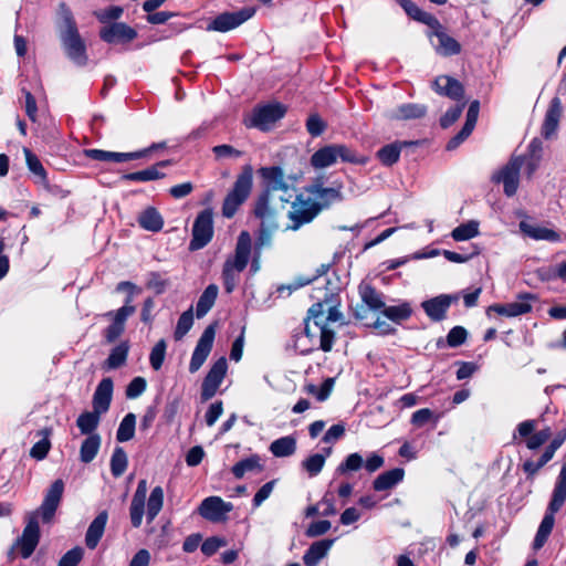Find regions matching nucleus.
<instances>
[{"mask_svg": "<svg viewBox=\"0 0 566 566\" xmlns=\"http://www.w3.org/2000/svg\"><path fill=\"white\" fill-rule=\"evenodd\" d=\"M342 319V314L328 300V293H324L323 301H318L308 310L305 319L304 334L295 342L301 354L306 355L315 349L329 352L333 347L334 326Z\"/></svg>", "mask_w": 566, "mask_h": 566, "instance_id": "f257e3e1", "label": "nucleus"}, {"mask_svg": "<svg viewBox=\"0 0 566 566\" xmlns=\"http://www.w3.org/2000/svg\"><path fill=\"white\" fill-rule=\"evenodd\" d=\"M258 172L264 181V189L255 202L254 213L268 224L275 226V218L284 212L295 196L296 178L286 176L279 166L261 167Z\"/></svg>", "mask_w": 566, "mask_h": 566, "instance_id": "f03ea898", "label": "nucleus"}, {"mask_svg": "<svg viewBox=\"0 0 566 566\" xmlns=\"http://www.w3.org/2000/svg\"><path fill=\"white\" fill-rule=\"evenodd\" d=\"M64 491L62 480H55L48 490L44 500L39 510L31 512L28 516L27 525L22 535L17 539L15 546L20 549L23 558L32 555L40 539V528L38 518L41 515L44 523H50L60 505Z\"/></svg>", "mask_w": 566, "mask_h": 566, "instance_id": "7ed1b4c3", "label": "nucleus"}, {"mask_svg": "<svg viewBox=\"0 0 566 566\" xmlns=\"http://www.w3.org/2000/svg\"><path fill=\"white\" fill-rule=\"evenodd\" d=\"M57 18L60 38L66 55L77 65H85L87 61L85 43L78 33L72 11L64 2L59 6Z\"/></svg>", "mask_w": 566, "mask_h": 566, "instance_id": "20e7f679", "label": "nucleus"}, {"mask_svg": "<svg viewBox=\"0 0 566 566\" xmlns=\"http://www.w3.org/2000/svg\"><path fill=\"white\" fill-rule=\"evenodd\" d=\"M252 253V239L248 231H241L234 253L227 258L223 269H222V279L224 289L228 293H231L240 277V273L247 268Z\"/></svg>", "mask_w": 566, "mask_h": 566, "instance_id": "39448f33", "label": "nucleus"}, {"mask_svg": "<svg viewBox=\"0 0 566 566\" xmlns=\"http://www.w3.org/2000/svg\"><path fill=\"white\" fill-rule=\"evenodd\" d=\"M566 500V463L562 467L559 475L557 478L553 496L548 505V512L542 520L534 538L533 546L535 549H539L546 543L552 530L554 527L555 518L554 513L559 511Z\"/></svg>", "mask_w": 566, "mask_h": 566, "instance_id": "423d86ee", "label": "nucleus"}, {"mask_svg": "<svg viewBox=\"0 0 566 566\" xmlns=\"http://www.w3.org/2000/svg\"><path fill=\"white\" fill-rule=\"evenodd\" d=\"M253 185V169L250 165L243 167L232 190L227 195L222 205V214L232 218L239 207L248 199Z\"/></svg>", "mask_w": 566, "mask_h": 566, "instance_id": "0eeeda50", "label": "nucleus"}, {"mask_svg": "<svg viewBox=\"0 0 566 566\" xmlns=\"http://www.w3.org/2000/svg\"><path fill=\"white\" fill-rule=\"evenodd\" d=\"M291 210L287 212L289 223L286 230L296 231L302 226L310 223L322 210V207L311 198L303 195L294 196Z\"/></svg>", "mask_w": 566, "mask_h": 566, "instance_id": "6e6552de", "label": "nucleus"}, {"mask_svg": "<svg viewBox=\"0 0 566 566\" xmlns=\"http://www.w3.org/2000/svg\"><path fill=\"white\" fill-rule=\"evenodd\" d=\"M285 112V107L280 103L258 106L245 119V125L261 130H269L277 120L283 118Z\"/></svg>", "mask_w": 566, "mask_h": 566, "instance_id": "1a4fd4ad", "label": "nucleus"}, {"mask_svg": "<svg viewBox=\"0 0 566 566\" xmlns=\"http://www.w3.org/2000/svg\"><path fill=\"white\" fill-rule=\"evenodd\" d=\"M339 159L352 161V151L344 145L332 144L317 149L311 157V165L315 169H325L337 164Z\"/></svg>", "mask_w": 566, "mask_h": 566, "instance_id": "9d476101", "label": "nucleus"}, {"mask_svg": "<svg viewBox=\"0 0 566 566\" xmlns=\"http://www.w3.org/2000/svg\"><path fill=\"white\" fill-rule=\"evenodd\" d=\"M523 164L524 157L513 156L505 166L492 176L494 182L503 184V190L507 197L514 196L518 189Z\"/></svg>", "mask_w": 566, "mask_h": 566, "instance_id": "9b49d317", "label": "nucleus"}, {"mask_svg": "<svg viewBox=\"0 0 566 566\" xmlns=\"http://www.w3.org/2000/svg\"><path fill=\"white\" fill-rule=\"evenodd\" d=\"M428 38L437 54L441 56L457 55L461 52V44L451 35H449L444 27L436 20V24H431Z\"/></svg>", "mask_w": 566, "mask_h": 566, "instance_id": "f8f14e48", "label": "nucleus"}, {"mask_svg": "<svg viewBox=\"0 0 566 566\" xmlns=\"http://www.w3.org/2000/svg\"><path fill=\"white\" fill-rule=\"evenodd\" d=\"M213 235V217L210 209L201 211L192 227V239L189 244L191 251L206 247Z\"/></svg>", "mask_w": 566, "mask_h": 566, "instance_id": "ddd939ff", "label": "nucleus"}, {"mask_svg": "<svg viewBox=\"0 0 566 566\" xmlns=\"http://www.w3.org/2000/svg\"><path fill=\"white\" fill-rule=\"evenodd\" d=\"M214 336L216 328L213 325H209L201 334L190 359L189 371L191 374L198 371L208 358L213 345Z\"/></svg>", "mask_w": 566, "mask_h": 566, "instance_id": "4468645a", "label": "nucleus"}, {"mask_svg": "<svg viewBox=\"0 0 566 566\" xmlns=\"http://www.w3.org/2000/svg\"><path fill=\"white\" fill-rule=\"evenodd\" d=\"M535 296L533 294H521L516 301L506 304H493L489 306L486 314L494 312L506 317H516L532 311Z\"/></svg>", "mask_w": 566, "mask_h": 566, "instance_id": "2eb2a0df", "label": "nucleus"}, {"mask_svg": "<svg viewBox=\"0 0 566 566\" xmlns=\"http://www.w3.org/2000/svg\"><path fill=\"white\" fill-rule=\"evenodd\" d=\"M228 364L224 357L219 358L208 371L201 386V397L203 400L211 399L227 374Z\"/></svg>", "mask_w": 566, "mask_h": 566, "instance_id": "dca6fc26", "label": "nucleus"}, {"mask_svg": "<svg viewBox=\"0 0 566 566\" xmlns=\"http://www.w3.org/2000/svg\"><path fill=\"white\" fill-rule=\"evenodd\" d=\"M254 14V10L251 8H244L237 12H226L218 15L208 27V30L227 32L230 31Z\"/></svg>", "mask_w": 566, "mask_h": 566, "instance_id": "f3484780", "label": "nucleus"}, {"mask_svg": "<svg viewBox=\"0 0 566 566\" xmlns=\"http://www.w3.org/2000/svg\"><path fill=\"white\" fill-rule=\"evenodd\" d=\"M232 509L233 505L230 502H226L219 496H209L201 502L199 513L208 521L220 522Z\"/></svg>", "mask_w": 566, "mask_h": 566, "instance_id": "a211bd4d", "label": "nucleus"}, {"mask_svg": "<svg viewBox=\"0 0 566 566\" xmlns=\"http://www.w3.org/2000/svg\"><path fill=\"white\" fill-rule=\"evenodd\" d=\"M457 300L458 296L441 294L422 302L421 307L430 319L440 322L446 318L449 307Z\"/></svg>", "mask_w": 566, "mask_h": 566, "instance_id": "6ab92c4d", "label": "nucleus"}, {"mask_svg": "<svg viewBox=\"0 0 566 566\" xmlns=\"http://www.w3.org/2000/svg\"><path fill=\"white\" fill-rule=\"evenodd\" d=\"M99 36L107 43H124L130 42L137 36V32L126 23L115 22L104 27Z\"/></svg>", "mask_w": 566, "mask_h": 566, "instance_id": "aec40b11", "label": "nucleus"}, {"mask_svg": "<svg viewBox=\"0 0 566 566\" xmlns=\"http://www.w3.org/2000/svg\"><path fill=\"white\" fill-rule=\"evenodd\" d=\"M147 495V482L146 480H140L138 482L135 494L132 499L129 515L130 522L134 527H139L143 522V515L145 512V501Z\"/></svg>", "mask_w": 566, "mask_h": 566, "instance_id": "412c9836", "label": "nucleus"}, {"mask_svg": "<svg viewBox=\"0 0 566 566\" xmlns=\"http://www.w3.org/2000/svg\"><path fill=\"white\" fill-rule=\"evenodd\" d=\"M562 112H563V108H562L560 99L558 97H554L549 103V106L545 114L544 123L542 126V135L546 139H549L552 136L555 135V133L558 128L559 119L562 117Z\"/></svg>", "mask_w": 566, "mask_h": 566, "instance_id": "4be33fe9", "label": "nucleus"}, {"mask_svg": "<svg viewBox=\"0 0 566 566\" xmlns=\"http://www.w3.org/2000/svg\"><path fill=\"white\" fill-rule=\"evenodd\" d=\"M433 87L437 93L446 95L454 101L463 98L464 90L462 84L448 75L438 76L433 82Z\"/></svg>", "mask_w": 566, "mask_h": 566, "instance_id": "5701e85b", "label": "nucleus"}, {"mask_svg": "<svg viewBox=\"0 0 566 566\" xmlns=\"http://www.w3.org/2000/svg\"><path fill=\"white\" fill-rule=\"evenodd\" d=\"M113 396V381L111 378H104L98 384L93 396V409L105 413L109 409Z\"/></svg>", "mask_w": 566, "mask_h": 566, "instance_id": "b1692460", "label": "nucleus"}, {"mask_svg": "<svg viewBox=\"0 0 566 566\" xmlns=\"http://www.w3.org/2000/svg\"><path fill=\"white\" fill-rule=\"evenodd\" d=\"M85 156L98 160V161H114V163H124L128 160L139 159L143 153H116V151H107L102 149H86Z\"/></svg>", "mask_w": 566, "mask_h": 566, "instance_id": "393cba45", "label": "nucleus"}, {"mask_svg": "<svg viewBox=\"0 0 566 566\" xmlns=\"http://www.w3.org/2000/svg\"><path fill=\"white\" fill-rule=\"evenodd\" d=\"M107 520L108 514L106 511H103L90 524L85 535V544L88 548L93 549L97 546L104 534Z\"/></svg>", "mask_w": 566, "mask_h": 566, "instance_id": "a878e982", "label": "nucleus"}, {"mask_svg": "<svg viewBox=\"0 0 566 566\" xmlns=\"http://www.w3.org/2000/svg\"><path fill=\"white\" fill-rule=\"evenodd\" d=\"M520 230L534 240H545L549 242H557L560 240V235L556 231L537 224H532L527 221L520 222Z\"/></svg>", "mask_w": 566, "mask_h": 566, "instance_id": "bb28decb", "label": "nucleus"}, {"mask_svg": "<svg viewBox=\"0 0 566 566\" xmlns=\"http://www.w3.org/2000/svg\"><path fill=\"white\" fill-rule=\"evenodd\" d=\"M333 545L332 539H321L314 542L303 556L306 566H317V564L327 555Z\"/></svg>", "mask_w": 566, "mask_h": 566, "instance_id": "cd10ccee", "label": "nucleus"}, {"mask_svg": "<svg viewBox=\"0 0 566 566\" xmlns=\"http://www.w3.org/2000/svg\"><path fill=\"white\" fill-rule=\"evenodd\" d=\"M169 164V160H163L144 170L126 174L123 176V179L142 182L157 180L165 177V174L159 168L167 167Z\"/></svg>", "mask_w": 566, "mask_h": 566, "instance_id": "c85d7f7f", "label": "nucleus"}, {"mask_svg": "<svg viewBox=\"0 0 566 566\" xmlns=\"http://www.w3.org/2000/svg\"><path fill=\"white\" fill-rule=\"evenodd\" d=\"M405 471L401 468H395L379 474L374 481V489L376 491H387L402 481Z\"/></svg>", "mask_w": 566, "mask_h": 566, "instance_id": "c756f323", "label": "nucleus"}, {"mask_svg": "<svg viewBox=\"0 0 566 566\" xmlns=\"http://www.w3.org/2000/svg\"><path fill=\"white\" fill-rule=\"evenodd\" d=\"M359 294L363 303L371 311H378L385 307L382 294L376 291L370 284L361 282Z\"/></svg>", "mask_w": 566, "mask_h": 566, "instance_id": "7c9ffc66", "label": "nucleus"}, {"mask_svg": "<svg viewBox=\"0 0 566 566\" xmlns=\"http://www.w3.org/2000/svg\"><path fill=\"white\" fill-rule=\"evenodd\" d=\"M138 223L147 231L158 232L164 226V220L155 208L149 207L139 213Z\"/></svg>", "mask_w": 566, "mask_h": 566, "instance_id": "2f4dec72", "label": "nucleus"}, {"mask_svg": "<svg viewBox=\"0 0 566 566\" xmlns=\"http://www.w3.org/2000/svg\"><path fill=\"white\" fill-rule=\"evenodd\" d=\"M269 449L276 458L291 457L296 451V439L292 436L279 438L270 444Z\"/></svg>", "mask_w": 566, "mask_h": 566, "instance_id": "473e14b6", "label": "nucleus"}, {"mask_svg": "<svg viewBox=\"0 0 566 566\" xmlns=\"http://www.w3.org/2000/svg\"><path fill=\"white\" fill-rule=\"evenodd\" d=\"M219 293V289L216 284H210L206 287V290L200 295L197 302V317H203L214 305Z\"/></svg>", "mask_w": 566, "mask_h": 566, "instance_id": "72a5a7b5", "label": "nucleus"}, {"mask_svg": "<svg viewBox=\"0 0 566 566\" xmlns=\"http://www.w3.org/2000/svg\"><path fill=\"white\" fill-rule=\"evenodd\" d=\"M400 7L405 10V12L419 22H422L430 27L431 24H436L437 18L431 13L422 11L415 2L411 0H398Z\"/></svg>", "mask_w": 566, "mask_h": 566, "instance_id": "f704fd0d", "label": "nucleus"}, {"mask_svg": "<svg viewBox=\"0 0 566 566\" xmlns=\"http://www.w3.org/2000/svg\"><path fill=\"white\" fill-rule=\"evenodd\" d=\"M103 413L93 411H85L81 413L76 420V426L82 434L91 436L95 434L94 431L99 424L101 416Z\"/></svg>", "mask_w": 566, "mask_h": 566, "instance_id": "c9c22d12", "label": "nucleus"}, {"mask_svg": "<svg viewBox=\"0 0 566 566\" xmlns=\"http://www.w3.org/2000/svg\"><path fill=\"white\" fill-rule=\"evenodd\" d=\"M427 107L421 104H402L398 106L391 117L396 119H416L421 118L426 115Z\"/></svg>", "mask_w": 566, "mask_h": 566, "instance_id": "e433bc0d", "label": "nucleus"}, {"mask_svg": "<svg viewBox=\"0 0 566 566\" xmlns=\"http://www.w3.org/2000/svg\"><path fill=\"white\" fill-rule=\"evenodd\" d=\"M99 434H91L82 442L80 449V459L84 463H90L96 457L101 447Z\"/></svg>", "mask_w": 566, "mask_h": 566, "instance_id": "4c0bfd02", "label": "nucleus"}, {"mask_svg": "<svg viewBox=\"0 0 566 566\" xmlns=\"http://www.w3.org/2000/svg\"><path fill=\"white\" fill-rule=\"evenodd\" d=\"M164 505V490L161 486H156L151 490L147 501L146 517L148 522H153L159 514Z\"/></svg>", "mask_w": 566, "mask_h": 566, "instance_id": "58836bf2", "label": "nucleus"}, {"mask_svg": "<svg viewBox=\"0 0 566 566\" xmlns=\"http://www.w3.org/2000/svg\"><path fill=\"white\" fill-rule=\"evenodd\" d=\"M310 192L313 197H310L312 200H315L322 209L327 207L331 202L335 201L339 197V192L334 188H324L322 186H313L310 189Z\"/></svg>", "mask_w": 566, "mask_h": 566, "instance_id": "ea45409f", "label": "nucleus"}, {"mask_svg": "<svg viewBox=\"0 0 566 566\" xmlns=\"http://www.w3.org/2000/svg\"><path fill=\"white\" fill-rule=\"evenodd\" d=\"M261 220V229L259 232V237L255 242L254 251L262 252L263 249L271 247L272 244V234L273 231L279 228V217L275 218V226H270L266 222H264L263 219Z\"/></svg>", "mask_w": 566, "mask_h": 566, "instance_id": "a19ab883", "label": "nucleus"}, {"mask_svg": "<svg viewBox=\"0 0 566 566\" xmlns=\"http://www.w3.org/2000/svg\"><path fill=\"white\" fill-rule=\"evenodd\" d=\"M136 427V416L132 412L127 413L119 423L116 432L118 442H126L134 438Z\"/></svg>", "mask_w": 566, "mask_h": 566, "instance_id": "79ce46f5", "label": "nucleus"}, {"mask_svg": "<svg viewBox=\"0 0 566 566\" xmlns=\"http://www.w3.org/2000/svg\"><path fill=\"white\" fill-rule=\"evenodd\" d=\"M382 314L388 319L400 323L408 319L411 316L412 310L408 303H401L395 306L382 307Z\"/></svg>", "mask_w": 566, "mask_h": 566, "instance_id": "37998d69", "label": "nucleus"}, {"mask_svg": "<svg viewBox=\"0 0 566 566\" xmlns=\"http://www.w3.org/2000/svg\"><path fill=\"white\" fill-rule=\"evenodd\" d=\"M128 459L125 450L116 447L111 458V472L115 478H119L127 469Z\"/></svg>", "mask_w": 566, "mask_h": 566, "instance_id": "c03bdc74", "label": "nucleus"}, {"mask_svg": "<svg viewBox=\"0 0 566 566\" xmlns=\"http://www.w3.org/2000/svg\"><path fill=\"white\" fill-rule=\"evenodd\" d=\"M334 387V379L327 378L324 380V382L321 385V387H316L314 385H306L303 389V391L307 395L314 396L318 401H325Z\"/></svg>", "mask_w": 566, "mask_h": 566, "instance_id": "a18cd8bd", "label": "nucleus"}, {"mask_svg": "<svg viewBox=\"0 0 566 566\" xmlns=\"http://www.w3.org/2000/svg\"><path fill=\"white\" fill-rule=\"evenodd\" d=\"M128 349L127 343H120L114 347L106 360L107 367L115 369L124 365L127 359Z\"/></svg>", "mask_w": 566, "mask_h": 566, "instance_id": "49530a36", "label": "nucleus"}, {"mask_svg": "<svg viewBox=\"0 0 566 566\" xmlns=\"http://www.w3.org/2000/svg\"><path fill=\"white\" fill-rule=\"evenodd\" d=\"M401 151V145L389 144L380 148L377 153L379 160L386 165L391 166L398 161Z\"/></svg>", "mask_w": 566, "mask_h": 566, "instance_id": "de8ad7c7", "label": "nucleus"}, {"mask_svg": "<svg viewBox=\"0 0 566 566\" xmlns=\"http://www.w3.org/2000/svg\"><path fill=\"white\" fill-rule=\"evenodd\" d=\"M479 233V223L470 221L468 223L460 224L457 227L451 235L455 241H465L474 238Z\"/></svg>", "mask_w": 566, "mask_h": 566, "instance_id": "09e8293b", "label": "nucleus"}, {"mask_svg": "<svg viewBox=\"0 0 566 566\" xmlns=\"http://www.w3.org/2000/svg\"><path fill=\"white\" fill-rule=\"evenodd\" d=\"M193 325V313L192 308L190 307L186 312H184L178 322L175 329V338L177 340L181 339L192 327Z\"/></svg>", "mask_w": 566, "mask_h": 566, "instance_id": "8fccbe9b", "label": "nucleus"}, {"mask_svg": "<svg viewBox=\"0 0 566 566\" xmlns=\"http://www.w3.org/2000/svg\"><path fill=\"white\" fill-rule=\"evenodd\" d=\"M260 468L259 457L252 455L235 463L232 468V473L235 478L241 479L247 472Z\"/></svg>", "mask_w": 566, "mask_h": 566, "instance_id": "3c124183", "label": "nucleus"}, {"mask_svg": "<svg viewBox=\"0 0 566 566\" xmlns=\"http://www.w3.org/2000/svg\"><path fill=\"white\" fill-rule=\"evenodd\" d=\"M166 348L167 344L165 339L158 340L153 347L149 355V361L155 370H159L161 368L166 356Z\"/></svg>", "mask_w": 566, "mask_h": 566, "instance_id": "603ef678", "label": "nucleus"}, {"mask_svg": "<svg viewBox=\"0 0 566 566\" xmlns=\"http://www.w3.org/2000/svg\"><path fill=\"white\" fill-rule=\"evenodd\" d=\"M384 458L379 454H371L366 460L356 453V470L365 468L369 473H373L384 465Z\"/></svg>", "mask_w": 566, "mask_h": 566, "instance_id": "864d4df0", "label": "nucleus"}, {"mask_svg": "<svg viewBox=\"0 0 566 566\" xmlns=\"http://www.w3.org/2000/svg\"><path fill=\"white\" fill-rule=\"evenodd\" d=\"M552 458H553L552 453L547 452L545 450L538 461H536V462H534L532 460L525 461L523 464V470L530 476H534L548 461L552 460Z\"/></svg>", "mask_w": 566, "mask_h": 566, "instance_id": "5fc2aeb1", "label": "nucleus"}, {"mask_svg": "<svg viewBox=\"0 0 566 566\" xmlns=\"http://www.w3.org/2000/svg\"><path fill=\"white\" fill-rule=\"evenodd\" d=\"M23 153L30 171H32L35 176L40 177L41 180H45V170L40 160L38 159V157L34 154H32L31 150H29L28 148H24Z\"/></svg>", "mask_w": 566, "mask_h": 566, "instance_id": "6e6d98bb", "label": "nucleus"}, {"mask_svg": "<svg viewBox=\"0 0 566 566\" xmlns=\"http://www.w3.org/2000/svg\"><path fill=\"white\" fill-rule=\"evenodd\" d=\"M134 305H124L115 312H108L105 316L113 318V322L125 327L126 319L135 313Z\"/></svg>", "mask_w": 566, "mask_h": 566, "instance_id": "4d7b16f0", "label": "nucleus"}, {"mask_svg": "<svg viewBox=\"0 0 566 566\" xmlns=\"http://www.w3.org/2000/svg\"><path fill=\"white\" fill-rule=\"evenodd\" d=\"M306 128L313 137H317L326 129V123L317 114H312L306 120Z\"/></svg>", "mask_w": 566, "mask_h": 566, "instance_id": "13d9d810", "label": "nucleus"}, {"mask_svg": "<svg viewBox=\"0 0 566 566\" xmlns=\"http://www.w3.org/2000/svg\"><path fill=\"white\" fill-rule=\"evenodd\" d=\"M324 463H325V457L316 453V454L308 457L303 462V465L311 475H316L322 471Z\"/></svg>", "mask_w": 566, "mask_h": 566, "instance_id": "bf43d9fd", "label": "nucleus"}, {"mask_svg": "<svg viewBox=\"0 0 566 566\" xmlns=\"http://www.w3.org/2000/svg\"><path fill=\"white\" fill-rule=\"evenodd\" d=\"M83 548L74 547L61 557L57 566H77L83 558Z\"/></svg>", "mask_w": 566, "mask_h": 566, "instance_id": "052dcab7", "label": "nucleus"}, {"mask_svg": "<svg viewBox=\"0 0 566 566\" xmlns=\"http://www.w3.org/2000/svg\"><path fill=\"white\" fill-rule=\"evenodd\" d=\"M147 382L143 377L134 378L126 388V397L135 399L146 390Z\"/></svg>", "mask_w": 566, "mask_h": 566, "instance_id": "680f3d73", "label": "nucleus"}, {"mask_svg": "<svg viewBox=\"0 0 566 566\" xmlns=\"http://www.w3.org/2000/svg\"><path fill=\"white\" fill-rule=\"evenodd\" d=\"M468 333L462 326H454L451 328L447 336V342L450 347H458L467 339Z\"/></svg>", "mask_w": 566, "mask_h": 566, "instance_id": "e2e57ef3", "label": "nucleus"}, {"mask_svg": "<svg viewBox=\"0 0 566 566\" xmlns=\"http://www.w3.org/2000/svg\"><path fill=\"white\" fill-rule=\"evenodd\" d=\"M549 438H551V430L548 428L543 429L538 432H535L527 439L526 447L530 450H536L542 444H544Z\"/></svg>", "mask_w": 566, "mask_h": 566, "instance_id": "0e129e2a", "label": "nucleus"}, {"mask_svg": "<svg viewBox=\"0 0 566 566\" xmlns=\"http://www.w3.org/2000/svg\"><path fill=\"white\" fill-rule=\"evenodd\" d=\"M122 14L123 8L117 6H113L95 12L96 18L103 23H106L112 20H117L122 17Z\"/></svg>", "mask_w": 566, "mask_h": 566, "instance_id": "69168bd1", "label": "nucleus"}, {"mask_svg": "<svg viewBox=\"0 0 566 566\" xmlns=\"http://www.w3.org/2000/svg\"><path fill=\"white\" fill-rule=\"evenodd\" d=\"M50 447V440L48 437H44L31 448L30 455L36 460H43L46 457Z\"/></svg>", "mask_w": 566, "mask_h": 566, "instance_id": "338daca9", "label": "nucleus"}, {"mask_svg": "<svg viewBox=\"0 0 566 566\" xmlns=\"http://www.w3.org/2000/svg\"><path fill=\"white\" fill-rule=\"evenodd\" d=\"M226 541L220 537H209L201 545V552L207 555H213L220 547L226 546Z\"/></svg>", "mask_w": 566, "mask_h": 566, "instance_id": "774afa93", "label": "nucleus"}]
</instances>
